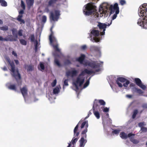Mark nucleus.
Listing matches in <instances>:
<instances>
[{"label": "nucleus", "instance_id": "nucleus-1", "mask_svg": "<svg viewBox=\"0 0 147 147\" xmlns=\"http://www.w3.org/2000/svg\"><path fill=\"white\" fill-rule=\"evenodd\" d=\"M7 62L11 67V71L12 72L11 75L12 76L14 77L16 82L18 83V85H20V83H19L18 79L20 80L21 78L20 74L19 72L18 69L15 70V66L14 63L13 61H11L10 59H8L7 60Z\"/></svg>", "mask_w": 147, "mask_h": 147}, {"label": "nucleus", "instance_id": "nucleus-2", "mask_svg": "<svg viewBox=\"0 0 147 147\" xmlns=\"http://www.w3.org/2000/svg\"><path fill=\"white\" fill-rule=\"evenodd\" d=\"M51 33L49 36V40L52 46L56 52H60V50L58 47V45L57 44V41L56 38L53 36V32L52 31V28L50 29Z\"/></svg>", "mask_w": 147, "mask_h": 147}, {"label": "nucleus", "instance_id": "nucleus-3", "mask_svg": "<svg viewBox=\"0 0 147 147\" xmlns=\"http://www.w3.org/2000/svg\"><path fill=\"white\" fill-rule=\"evenodd\" d=\"M96 7L90 3H88L86 5L85 9L83 10V12L86 15L89 16L93 14H94L96 12L95 9Z\"/></svg>", "mask_w": 147, "mask_h": 147}, {"label": "nucleus", "instance_id": "nucleus-4", "mask_svg": "<svg viewBox=\"0 0 147 147\" xmlns=\"http://www.w3.org/2000/svg\"><path fill=\"white\" fill-rule=\"evenodd\" d=\"M100 35V33L99 30L97 29V28L93 27L91 30L90 33V36L92 37V36H94L93 38V40L95 42H98L100 40V38L97 37Z\"/></svg>", "mask_w": 147, "mask_h": 147}, {"label": "nucleus", "instance_id": "nucleus-5", "mask_svg": "<svg viewBox=\"0 0 147 147\" xmlns=\"http://www.w3.org/2000/svg\"><path fill=\"white\" fill-rule=\"evenodd\" d=\"M60 10H55L54 11L55 14L53 12H51L50 14V19L51 20L57 21L60 15Z\"/></svg>", "mask_w": 147, "mask_h": 147}, {"label": "nucleus", "instance_id": "nucleus-6", "mask_svg": "<svg viewBox=\"0 0 147 147\" xmlns=\"http://www.w3.org/2000/svg\"><path fill=\"white\" fill-rule=\"evenodd\" d=\"M86 131L85 130L83 131H82L81 133V138L79 140L80 146V147H84L86 143L87 142V140L86 139L87 137V135L86 133Z\"/></svg>", "mask_w": 147, "mask_h": 147}, {"label": "nucleus", "instance_id": "nucleus-7", "mask_svg": "<svg viewBox=\"0 0 147 147\" xmlns=\"http://www.w3.org/2000/svg\"><path fill=\"white\" fill-rule=\"evenodd\" d=\"M85 78L84 77L82 76H80L79 75L78 76L77 78L76 82L74 83L76 88L77 90L79 89L78 84H79L80 86H81L84 82Z\"/></svg>", "mask_w": 147, "mask_h": 147}, {"label": "nucleus", "instance_id": "nucleus-8", "mask_svg": "<svg viewBox=\"0 0 147 147\" xmlns=\"http://www.w3.org/2000/svg\"><path fill=\"white\" fill-rule=\"evenodd\" d=\"M97 27L98 28L100 35H103L105 34V31L107 28V25L105 23H102L100 22H98Z\"/></svg>", "mask_w": 147, "mask_h": 147}, {"label": "nucleus", "instance_id": "nucleus-9", "mask_svg": "<svg viewBox=\"0 0 147 147\" xmlns=\"http://www.w3.org/2000/svg\"><path fill=\"white\" fill-rule=\"evenodd\" d=\"M109 9L111 13H113L115 12L117 14H119V8L117 3H115L113 5H111L109 7Z\"/></svg>", "mask_w": 147, "mask_h": 147}, {"label": "nucleus", "instance_id": "nucleus-10", "mask_svg": "<svg viewBox=\"0 0 147 147\" xmlns=\"http://www.w3.org/2000/svg\"><path fill=\"white\" fill-rule=\"evenodd\" d=\"M100 63L97 62L96 61H92L89 62L88 65L93 69L99 68L100 67Z\"/></svg>", "mask_w": 147, "mask_h": 147}, {"label": "nucleus", "instance_id": "nucleus-11", "mask_svg": "<svg viewBox=\"0 0 147 147\" xmlns=\"http://www.w3.org/2000/svg\"><path fill=\"white\" fill-rule=\"evenodd\" d=\"M144 20L142 21L141 19L138 20L137 22V24L139 26L143 27V28L145 29L147 28V18L145 20L143 19V18H142Z\"/></svg>", "mask_w": 147, "mask_h": 147}, {"label": "nucleus", "instance_id": "nucleus-12", "mask_svg": "<svg viewBox=\"0 0 147 147\" xmlns=\"http://www.w3.org/2000/svg\"><path fill=\"white\" fill-rule=\"evenodd\" d=\"M126 80L127 79L124 78L119 77L117 78L116 80V83L117 84L119 87L121 88L122 87L123 85L119 82L123 83L125 82Z\"/></svg>", "mask_w": 147, "mask_h": 147}, {"label": "nucleus", "instance_id": "nucleus-13", "mask_svg": "<svg viewBox=\"0 0 147 147\" xmlns=\"http://www.w3.org/2000/svg\"><path fill=\"white\" fill-rule=\"evenodd\" d=\"M120 137L123 139H126L128 137L130 138L131 136H134L135 135L134 134L132 133H130L128 134L127 135V134L124 132H121L120 134Z\"/></svg>", "mask_w": 147, "mask_h": 147}, {"label": "nucleus", "instance_id": "nucleus-14", "mask_svg": "<svg viewBox=\"0 0 147 147\" xmlns=\"http://www.w3.org/2000/svg\"><path fill=\"white\" fill-rule=\"evenodd\" d=\"M20 90L22 95L24 98L28 94V89L26 85L24 86L22 88H20Z\"/></svg>", "mask_w": 147, "mask_h": 147}, {"label": "nucleus", "instance_id": "nucleus-15", "mask_svg": "<svg viewBox=\"0 0 147 147\" xmlns=\"http://www.w3.org/2000/svg\"><path fill=\"white\" fill-rule=\"evenodd\" d=\"M94 73V72L92 70H89L87 69H85L82 71L79 75L80 76H83L86 74H90Z\"/></svg>", "mask_w": 147, "mask_h": 147}, {"label": "nucleus", "instance_id": "nucleus-16", "mask_svg": "<svg viewBox=\"0 0 147 147\" xmlns=\"http://www.w3.org/2000/svg\"><path fill=\"white\" fill-rule=\"evenodd\" d=\"M61 0H49L48 2L47 6L48 7H54L57 2H60Z\"/></svg>", "mask_w": 147, "mask_h": 147}, {"label": "nucleus", "instance_id": "nucleus-17", "mask_svg": "<svg viewBox=\"0 0 147 147\" xmlns=\"http://www.w3.org/2000/svg\"><path fill=\"white\" fill-rule=\"evenodd\" d=\"M88 121H85L83 122L82 123L81 126L80 127L81 128V129L83 128L84 127H85V129L83 130L82 131H84L86 130V133L88 131V129L87 128L88 127Z\"/></svg>", "mask_w": 147, "mask_h": 147}, {"label": "nucleus", "instance_id": "nucleus-18", "mask_svg": "<svg viewBox=\"0 0 147 147\" xmlns=\"http://www.w3.org/2000/svg\"><path fill=\"white\" fill-rule=\"evenodd\" d=\"M17 40L15 39H13V36L12 35H9L7 38H3L2 40L1 41H16Z\"/></svg>", "mask_w": 147, "mask_h": 147}, {"label": "nucleus", "instance_id": "nucleus-19", "mask_svg": "<svg viewBox=\"0 0 147 147\" xmlns=\"http://www.w3.org/2000/svg\"><path fill=\"white\" fill-rule=\"evenodd\" d=\"M132 92L133 93H134L135 92H137L139 94H142L144 92L140 89H138L137 88L134 87L131 88Z\"/></svg>", "mask_w": 147, "mask_h": 147}, {"label": "nucleus", "instance_id": "nucleus-20", "mask_svg": "<svg viewBox=\"0 0 147 147\" xmlns=\"http://www.w3.org/2000/svg\"><path fill=\"white\" fill-rule=\"evenodd\" d=\"M90 49L91 51L99 52L100 51V48L97 46L92 45L90 46Z\"/></svg>", "mask_w": 147, "mask_h": 147}, {"label": "nucleus", "instance_id": "nucleus-21", "mask_svg": "<svg viewBox=\"0 0 147 147\" xmlns=\"http://www.w3.org/2000/svg\"><path fill=\"white\" fill-rule=\"evenodd\" d=\"M26 2L28 9H30L33 5L34 0H26Z\"/></svg>", "mask_w": 147, "mask_h": 147}, {"label": "nucleus", "instance_id": "nucleus-22", "mask_svg": "<svg viewBox=\"0 0 147 147\" xmlns=\"http://www.w3.org/2000/svg\"><path fill=\"white\" fill-rule=\"evenodd\" d=\"M80 123V121L78 124L76 125V126L75 127L74 130V136H78L79 134V132H77V131L78 130L79 125Z\"/></svg>", "mask_w": 147, "mask_h": 147}, {"label": "nucleus", "instance_id": "nucleus-23", "mask_svg": "<svg viewBox=\"0 0 147 147\" xmlns=\"http://www.w3.org/2000/svg\"><path fill=\"white\" fill-rule=\"evenodd\" d=\"M85 56L84 54H82L81 56L78 58L77 60L80 63H82L85 59Z\"/></svg>", "mask_w": 147, "mask_h": 147}, {"label": "nucleus", "instance_id": "nucleus-24", "mask_svg": "<svg viewBox=\"0 0 147 147\" xmlns=\"http://www.w3.org/2000/svg\"><path fill=\"white\" fill-rule=\"evenodd\" d=\"M23 17V15H19L17 17V20L21 22V23L24 24L25 22L23 19H22V18Z\"/></svg>", "mask_w": 147, "mask_h": 147}, {"label": "nucleus", "instance_id": "nucleus-25", "mask_svg": "<svg viewBox=\"0 0 147 147\" xmlns=\"http://www.w3.org/2000/svg\"><path fill=\"white\" fill-rule=\"evenodd\" d=\"M134 80L135 82L138 86L142 83L141 80L139 78H135Z\"/></svg>", "mask_w": 147, "mask_h": 147}, {"label": "nucleus", "instance_id": "nucleus-26", "mask_svg": "<svg viewBox=\"0 0 147 147\" xmlns=\"http://www.w3.org/2000/svg\"><path fill=\"white\" fill-rule=\"evenodd\" d=\"M8 88L11 90H14L15 91H17V88L15 84H11L9 86Z\"/></svg>", "mask_w": 147, "mask_h": 147}, {"label": "nucleus", "instance_id": "nucleus-27", "mask_svg": "<svg viewBox=\"0 0 147 147\" xmlns=\"http://www.w3.org/2000/svg\"><path fill=\"white\" fill-rule=\"evenodd\" d=\"M93 110V113L94 115L96 117L97 119H99L100 118L99 113L98 111H95V109H94V110Z\"/></svg>", "mask_w": 147, "mask_h": 147}, {"label": "nucleus", "instance_id": "nucleus-28", "mask_svg": "<svg viewBox=\"0 0 147 147\" xmlns=\"http://www.w3.org/2000/svg\"><path fill=\"white\" fill-rule=\"evenodd\" d=\"M59 91V88L57 86L53 89V93L54 94H56L58 93Z\"/></svg>", "mask_w": 147, "mask_h": 147}, {"label": "nucleus", "instance_id": "nucleus-29", "mask_svg": "<svg viewBox=\"0 0 147 147\" xmlns=\"http://www.w3.org/2000/svg\"><path fill=\"white\" fill-rule=\"evenodd\" d=\"M0 3L2 6L6 7L7 5V3L5 0H0Z\"/></svg>", "mask_w": 147, "mask_h": 147}, {"label": "nucleus", "instance_id": "nucleus-30", "mask_svg": "<svg viewBox=\"0 0 147 147\" xmlns=\"http://www.w3.org/2000/svg\"><path fill=\"white\" fill-rule=\"evenodd\" d=\"M130 138V141L134 144H137L139 142V140L134 139H133L132 138H131V137Z\"/></svg>", "mask_w": 147, "mask_h": 147}, {"label": "nucleus", "instance_id": "nucleus-31", "mask_svg": "<svg viewBox=\"0 0 147 147\" xmlns=\"http://www.w3.org/2000/svg\"><path fill=\"white\" fill-rule=\"evenodd\" d=\"M27 70L28 71H32L34 69V66L31 64L27 65Z\"/></svg>", "mask_w": 147, "mask_h": 147}, {"label": "nucleus", "instance_id": "nucleus-32", "mask_svg": "<svg viewBox=\"0 0 147 147\" xmlns=\"http://www.w3.org/2000/svg\"><path fill=\"white\" fill-rule=\"evenodd\" d=\"M0 29L3 31H6L8 30V27L7 26L5 25L3 26L0 27Z\"/></svg>", "mask_w": 147, "mask_h": 147}, {"label": "nucleus", "instance_id": "nucleus-33", "mask_svg": "<svg viewBox=\"0 0 147 147\" xmlns=\"http://www.w3.org/2000/svg\"><path fill=\"white\" fill-rule=\"evenodd\" d=\"M138 111L137 109H135L133 111V113L132 115V118L134 119L135 118L136 116L138 113Z\"/></svg>", "mask_w": 147, "mask_h": 147}, {"label": "nucleus", "instance_id": "nucleus-34", "mask_svg": "<svg viewBox=\"0 0 147 147\" xmlns=\"http://www.w3.org/2000/svg\"><path fill=\"white\" fill-rule=\"evenodd\" d=\"M71 77H73L74 76H76L78 73V71L76 70H72L71 71Z\"/></svg>", "mask_w": 147, "mask_h": 147}, {"label": "nucleus", "instance_id": "nucleus-35", "mask_svg": "<svg viewBox=\"0 0 147 147\" xmlns=\"http://www.w3.org/2000/svg\"><path fill=\"white\" fill-rule=\"evenodd\" d=\"M20 43L24 45H26L27 44V41L23 39H20Z\"/></svg>", "mask_w": 147, "mask_h": 147}, {"label": "nucleus", "instance_id": "nucleus-36", "mask_svg": "<svg viewBox=\"0 0 147 147\" xmlns=\"http://www.w3.org/2000/svg\"><path fill=\"white\" fill-rule=\"evenodd\" d=\"M30 38L31 42H33L35 41V37L34 35L32 34L30 35Z\"/></svg>", "mask_w": 147, "mask_h": 147}, {"label": "nucleus", "instance_id": "nucleus-37", "mask_svg": "<svg viewBox=\"0 0 147 147\" xmlns=\"http://www.w3.org/2000/svg\"><path fill=\"white\" fill-rule=\"evenodd\" d=\"M98 102L100 104V105L103 106L105 105V102L103 100H98Z\"/></svg>", "mask_w": 147, "mask_h": 147}, {"label": "nucleus", "instance_id": "nucleus-38", "mask_svg": "<svg viewBox=\"0 0 147 147\" xmlns=\"http://www.w3.org/2000/svg\"><path fill=\"white\" fill-rule=\"evenodd\" d=\"M55 63L58 66H61V64L58 60L57 59H55L54 60Z\"/></svg>", "mask_w": 147, "mask_h": 147}, {"label": "nucleus", "instance_id": "nucleus-39", "mask_svg": "<svg viewBox=\"0 0 147 147\" xmlns=\"http://www.w3.org/2000/svg\"><path fill=\"white\" fill-rule=\"evenodd\" d=\"M120 130H119L115 129L113 131L112 133L114 134H115L116 135H118L119 132Z\"/></svg>", "mask_w": 147, "mask_h": 147}, {"label": "nucleus", "instance_id": "nucleus-40", "mask_svg": "<svg viewBox=\"0 0 147 147\" xmlns=\"http://www.w3.org/2000/svg\"><path fill=\"white\" fill-rule=\"evenodd\" d=\"M78 138H73L72 140H71V142H72V144L73 145H74V144H75L76 143V142L78 141Z\"/></svg>", "mask_w": 147, "mask_h": 147}, {"label": "nucleus", "instance_id": "nucleus-41", "mask_svg": "<svg viewBox=\"0 0 147 147\" xmlns=\"http://www.w3.org/2000/svg\"><path fill=\"white\" fill-rule=\"evenodd\" d=\"M140 88L144 90H145L146 88V86L145 85L143 84L142 83L139 86Z\"/></svg>", "mask_w": 147, "mask_h": 147}, {"label": "nucleus", "instance_id": "nucleus-42", "mask_svg": "<svg viewBox=\"0 0 147 147\" xmlns=\"http://www.w3.org/2000/svg\"><path fill=\"white\" fill-rule=\"evenodd\" d=\"M21 6L24 10L25 9V3L22 0L21 1Z\"/></svg>", "mask_w": 147, "mask_h": 147}, {"label": "nucleus", "instance_id": "nucleus-43", "mask_svg": "<svg viewBox=\"0 0 147 147\" xmlns=\"http://www.w3.org/2000/svg\"><path fill=\"white\" fill-rule=\"evenodd\" d=\"M129 81L128 80H127L125 81V82L123 84V86H124L125 87H127L128 85V84H129Z\"/></svg>", "mask_w": 147, "mask_h": 147}, {"label": "nucleus", "instance_id": "nucleus-44", "mask_svg": "<svg viewBox=\"0 0 147 147\" xmlns=\"http://www.w3.org/2000/svg\"><path fill=\"white\" fill-rule=\"evenodd\" d=\"M138 125V126L141 128V127H143V126H144L145 125V122H142L139 123Z\"/></svg>", "mask_w": 147, "mask_h": 147}, {"label": "nucleus", "instance_id": "nucleus-45", "mask_svg": "<svg viewBox=\"0 0 147 147\" xmlns=\"http://www.w3.org/2000/svg\"><path fill=\"white\" fill-rule=\"evenodd\" d=\"M40 67L41 69V70H44L45 69V65L43 63L41 62H40Z\"/></svg>", "mask_w": 147, "mask_h": 147}, {"label": "nucleus", "instance_id": "nucleus-46", "mask_svg": "<svg viewBox=\"0 0 147 147\" xmlns=\"http://www.w3.org/2000/svg\"><path fill=\"white\" fill-rule=\"evenodd\" d=\"M89 84V80H87L86 81V82L85 83L83 87L84 88H86L87 86H88Z\"/></svg>", "mask_w": 147, "mask_h": 147}, {"label": "nucleus", "instance_id": "nucleus-47", "mask_svg": "<svg viewBox=\"0 0 147 147\" xmlns=\"http://www.w3.org/2000/svg\"><path fill=\"white\" fill-rule=\"evenodd\" d=\"M142 107L143 109H147V103H144L142 105Z\"/></svg>", "mask_w": 147, "mask_h": 147}, {"label": "nucleus", "instance_id": "nucleus-48", "mask_svg": "<svg viewBox=\"0 0 147 147\" xmlns=\"http://www.w3.org/2000/svg\"><path fill=\"white\" fill-rule=\"evenodd\" d=\"M23 30L22 29H20L18 32V35L20 36H22Z\"/></svg>", "mask_w": 147, "mask_h": 147}, {"label": "nucleus", "instance_id": "nucleus-49", "mask_svg": "<svg viewBox=\"0 0 147 147\" xmlns=\"http://www.w3.org/2000/svg\"><path fill=\"white\" fill-rule=\"evenodd\" d=\"M47 20V17L45 16H43L42 18V21L43 22L45 23L46 22Z\"/></svg>", "mask_w": 147, "mask_h": 147}, {"label": "nucleus", "instance_id": "nucleus-50", "mask_svg": "<svg viewBox=\"0 0 147 147\" xmlns=\"http://www.w3.org/2000/svg\"><path fill=\"white\" fill-rule=\"evenodd\" d=\"M119 1L120 3L122 5L126 4V1L124 0H119Z\"/></svg>", "mask_w": 147, "mask_h": 147}, {"label": "nucleus", "instance_id": "nucleus-51", "mask_svg": "<svg viewBox=\"0 0 147 147\" xmlns=\"http://www.w3.org/2000/svg\"><path fill=\"white\" fill-rule=\"evenodd\" d=\"M141 130L142 132H146L147 131V128L143 127L141 128Z\"/></svg>", "mask_w": 147, "mask_h": 147}, {"label": "nucleus", "instance_id": "nucleus-52", "mask_svg": "<svg viewBox=\"0 0 147 147\" xmlns=\"http://www.w3.org/2000/svg\"><path fill=\"white\" fill-rule=\"evenodd\" d=\"M56 83H57V80L56 79H55L51 83V86L53 87H54L56 85Z\"/></svg>", "mask_w": 147, "mask_h": 147}, {"label": "nucleus", "instance_id": "nucleus-53", "mask_svg": "<svg viewBox=\"0 0 147 147\" xmlns=\"http://www.w3.org/2000/svg\"><path fill=\"white\" fill-rule=\"evenodd\" d=\"M118 14L116 13V12L112 16V20H112V21L114 19H115L116 18L117 16V15Z\"/></svg>", "mask_w": 147, "mask_h": 147}, {"label": "nucleus", "instance_id": "nucleus-54", "mask_svg": "<svg viewBox=\"0 0 147 147\" xmlns=\"http://www.w3.org/2000/svg\"><path fill=\"white\" fill-rule=\"evenodd\" d=\"M98 106V102L96 101H95L94 102V106L93 107V109L94 110V109H95L94 107H97Z\"/></svg>", "mask_w": 147, "mask_h": 147}, {"label": "nucleus", "instance_id": "nucleus-55", "mask_svg": "<svg viewBox=\"0 0 147 147\" xmlns=\"http://www.w3.org/2000/svg\"><path fill=\"white\" fill-rule=\"evenodd\" d=\"M64 63L65 65H68L71 63V61L69 60H66Z\"/></svg>", "mask_w": 147, "mask_h": 147}, {"label": "nucleus", "instance_id": "nucleus-56", "mask_svg": "<svg viewBox=\"0 0 147 147\" xmlns=\"http://www.w3.org/2000/svg\"><path fill=\"white\" fill-rule=\"evenodd\" d=\"M109 111V108H108L107 107H105L103 109V111L105 112H108Z\"/></svg>", "mask_w": 147, "mask_h": 147}, {"label": "nucleus", "instance_id": "nucleus-57", "mask_svg": "<svg viewBox=\"0 0 147 147\" xmlns=\"http://www.w3.org/2000/svg\"><path fill=\"white\" fill-rule=\"evenodd\" d=\"M81 49L82 50H85L86 48L87 47L86 45H83V46H82L81 47Z\"/></svg>", "mask_w": 147, "mask_h": 147}, {"label": "nucleus", "instance_id": "nucleus-58", "mask_svg": "<svg viewBox=\"0 0 147 147\" xmlns=\"http://www.w3.org/2000/svg\"><path fill=\"white\" fill-rule=\"evenodd\" d=\"M66 75L67 76H71V71H68L66 72Z\"/></svg>", "mask_w": 147, "mask_h": 147}, {"label": "nucleus", "instance_id": "nucleus-59", "mask_svg": "<svg viewBox=\"0 0 147 147\" xmlns=\"http://www.w3.org/2000/svg\"><path fill=\"white\" fill-rule=\"evenodd\" d=\"M64 85L65 86H68V80H65L64 82Z\"/></svg>", "mask_w": 147, "mask_h": 147}, {"label": "nucleus", "instance_id": "nucleus-60", "mask_svg": "<svg viewBox=\"0 0 147 147\" xmlns=\"http://www.w3.org/2000/svg\"><path fill=\"white\" fill-rule=\"evenodd\" d=\"M12 54L14 56L16 57H17V55L16 53L14 51H13L12 52Z\"/></svg>", "mask_w": 147, "mask_h": 147}, {"label": "nucleus", "instance_id": "nucleus-61", "mask_svg": "<svg viewBox=\"0 0 147 147\" xmlns=\"http://www.w3.org/2000/svg\"><path fill=\"white\" fill-rule=\"evenodd\" d=\"M16 30L14 29L12 30V33L13 35H14L16 34L15 32H16Z\"/></svg>", "mask_w": 147, "mask_h": 147}, {"label": "nucleus", "instance_id": "nucleus-62", "mask_svg": "<svg viewBox=\"0 0 147 147\" xmlns=\"http://www.w3.org/2000/svg\"><path fill=\"white\" fill-rule=\"evenodd\" d=\"M24 13V11L23 10H21L19 12V15H21L23 14Z\"/></svg>", "mask_w": 147, "mask_h": 147}, {"label": "nucleus", "instance_id": "nucleus-63", "mask_svg": "<svg viewBox=\"0 0 147 147\" xmlns=\"http://www.w3.org/2000/svg\"><path fill=\"white\" fill-rule=\"evenodd\" d=\"M36 42V44L35 45L34 47H38V42L37 41V40H36L35 41Z\"/></svg>", "mask_w": 147, "mask_h": 147}, {"label": "nucleus", "instance_id": "nucleus-64", "mask_svg": "<svg viewBox=\"0 0 147 147\" xmlns=\"http://www.w3.org/2000/svg\"><path fill=\"white\" fill-rule=\"evenodd\" d=\"M135 86V84L133 83H130V87H134Z\"/></svg>", "mask_w": 147, "mask_h": 147}]
</instances>
